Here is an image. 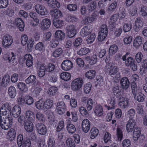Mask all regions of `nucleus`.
I'll return each mask as SVG.
<instances>
[{"mask_svg": "<svg viewBox=\"0 0 147 147\" xmlns=\"http://www.w3.org/2000/svg\"><path fill=\"white\" fill-rule=\"evenodd\" d=\"M17 86L19 89L21 91L26 92L28 90V88L25 83L20 82L17 85Z\"/></svg>", "mask_w": 147, "mask_h": 147, "instance_id": "nucleus-32", "label": "nucleus"}, {"mask_svg": "<svg viewBox=\"0 0 147 147\" xmlns=\"http://www.w3.org/2000/svg\"><path fill=\"white\" fill-rule=\"evenodd\" d=\"M67 147H75V145L72 139L70 138H68L66 140Z\"/></svg>", "mask_w": 147, "mask_h": 147, "instance_id": "nucleus-46", "label": "nucleus"}, {"mask_svg": "<svg viewBox=\"0 0 147 147\" xmlns=\"http://www.w3.org/2000/svg\"><path fill=\"white\" fill-rule=\"evenodd\" d=\"M66 28L67 30V35L69 38H72L76 34L77 30L76 27L74 25H68Z\"/></svg>", "mask_w": 147, "mask_h": 147, "instance_id": "nucleus-6", "label": "nucleus"}, {"mask_svg": "<svg viewBox=\"0 0 147 147\" xmlns=\"http://www.w3.org/2000/svg\"><path fill=\"white\" fill-rule=\"evenodd\" d=\"M11 106L8 104L3 105L0 109V126L5 130L10 128L13 123V118L11 116Z\"/></svg>", "mask_w": 147, "mask_h": 147, "instance_id": "nucleus-1", "label": "nucleus"}, {"mask_svg": "<svg viewBox=\"0 0 147 147\" xmlns=\"http://www.w3.org/2000/svg\"><path fill=\"white\" fill-rule=\"evenodd\" d=\"M53 22L54 25L57 28H61L63 25V21L58 19H54Z\"/></svg>", "mask_w": 147, "mask_h": 147, "instance_id": "nucleus-27", "label": "nucleus"}, {"mask_svg": "<svg viewBox=\"0 0 147 147\" xmlns=\"http://www.w3.org/2000/svg\"><path fill=\"white\" fill-rule=\"evenodd\" d=\"M117 6V3L114 1L113 3H111L108 9V12L114 11Z\"/></svg>", "mask_w": 147, "mask_h": 147, "instance_id": "nucleus-45", "label": "nucleus"}, {"mask_svg": "<svg viewBox=\"0 0 147 147\" xmlns=\"http://www.w3.org/2000/svg\"><path fill=\"white\" fill-rule=\"evenodd\" d=\"M94 113L96 115L98 116H100L103 114V110L101 106H97L95 109Z\"/></svg>", "mask_w": 147, "mask_h": 147, "instance_id": "nucleus-34", "label": "nucleus"}, {"mask_svg": "<svg viewBox=\"0 0 147 147\" xmlns=\"http://www.w3.org/2000/svg\"><path fill=\"white\" fill-rule=\"evenodd\" d=\"M36 50L40 51H44L45 49V45L42 42H39L35 46Z\"/></svg>", "mask_w": 147, "mask_h": 147, "instance_id": "nucleus-41", "label": "nucleus"}, {"mask_svg": "<svg viewBox=\"0 0 147 147\" xmlns=\"http://www.w3.org/2000/svg\"><path fill=\"white\" fill-rule=\"evenodd\" d=\"M8 94L11 98H13L16 96V92L15 88L13 86L9 87L8 90Z\"/></svg>", "mask_w": 147, "mask_h": 147, "instance_id": "nucleus-28", "label": "nucleus"}, {"mask_svg": "<svg viewBox=\"0 0 147 147\" xmlns=\"http://www.w3.org/2000/svg\"><path fill=\"white\" fill-rule=\"evenodd\" d=\"M83 84V79L78 78L74 80L71 82V88L73 91H76L82 88Z\"/></svg>", "mask_w": 147, "mask_h": 147, "instance_id": "nucleus-4", "label": "nucleus"}, {"mask_svg": "<svg viewBox=\"0 0 147 147\" xmlns=\"http://www.w3.org/2000/svg\"><path fill=\"white\" fill-rule=\"evenodd\" d=\"M28 40V37L26 35L24 34L22 36L21 41L22 44L23 46H24L26 44Z\"/></svg>", "mask_w": 147, "mask_h": 147, "instance_id": "nucleus-61", "label": "nucleus"}, {"mask_svg": "<svg viewBox=\"0 0 147 147\" xmlns=\"http://www.w3.org/2000/svg\"><path fill=\"white\" fill-rule=\"evenodd\" d=\"M51 22L48 19H43L41 23V28L43 30H47L50 27Z\"/></svg>", "mask_w": 147, "mask_h": 147, "instance_id": "nucleus-15", "label": "nucleus"}, {"mask_svg": "<svg viewBox=\"0 0 147 147\" xmlns=\"http://www.w3.org/2000/svg\"><path fill=\"white\" fill-rule=\"evenodd\" d=\"M88 26H85L83 28V37H86L88 35L90 34L91 32V30L89 28Z\"/></svg>", "mask_w": 147, "mask_h": 147, "instance_id": "nucleus-56", "label": "nucleus"}, {"mask_svg": "<svg viewBox=\"0 0 147 147\" xmlns=\"http://www.w3.org/2000/svg\"><path fill=\"white\" fill-rule=\"evenodd\" d=\"M91 85L90 82H88L85 85L84 88L85 93L87 94L89 93L91 90Z\"/></svg>", "mask_w": 147, "mask_h": 147, "instance_id": "nucleus-53", "label": "nucleus"}, {"mask_svg": "<svg viewBox=\"0 0 147 147\" xmlns=\"http://www.w3.org/2000/svg\"><path fill=\"white\" fill-rule=\"evenodd\" d=\"M18 121L21 125H24L28 121L25 116L24 115L20 116L18 119Z\"/></svg>", "mask_w": 147, "mask_h": 147, "instance_id": "nucleus-52", "label": "nucleus"}, {"mask_svg": "<svg viewBox=\"0 0 147 147\" xmlns=\"http://www.w3.org/2000/svg\"><path fill=\"white\" fill-rule=\"evenodd\" d=\"M46 68L44 65H41L39 70L38 71V75L40 77H43L45 74Z\"/></svg>", "mask_w": 147, "mask_h": 147, "instance_id": "nucleus-37", "label": "nucleus"}, {"mask_svg": "<svg viewBox=\"0 0 147 147\" xmlns=\"http://www.w3.org/2000/svg\"><path fill=\"white\" fill-rule=\"evenodd\" d=\"M13 40L11 36L6 35L4 36L2 38V45L5 48L9 47L12 44Z\"/></svg>", "mask_w": 147, "mask_h": 147, "instance_id": "nucleus-5", "label": "nucleus"}, {"mask_svg": "<svg viewBox=\"0 0 147 147\" xmlns=\"http://www.w3.org/2000/svg\"><path fill=\"white\" fill-rule=\"evenodd\" d=\"M96 76V71L94 70H90L86 72L85 77L89 79L94 78Z\"/></svg>", "mask_w": 147, "mask_h": 147, "instance_id": "nucleus-29", "label": "nucleus"}, {"mask_svg": "<svg viewBox=\"0 0 147 147\" xmlns=\"http://www.w3.org/2000/svg\"><path fill=\"white\" fill-rule=\"evenodd\" d=\"M44 103L43 100L42 99H40L35 102V105L36 108L38 109H44Z\"/></svg>", "mask_w": 147, "mask_h": 147, "instance_id": "nucleus-40", "label": "nucleus"}, {"mask_svg": "<svg viewBox=\"0 0 147 147\" xmlns=\"http://www.w3.org/2000/svg\"><path fill=\"white\" fill-rule=\"evenodd\" d=\"M91 135L90 136V138L94 139L98 135V130L96 127L92 128L90 130Z\"/></svg>", "mask_w": 147, "mask_h": 147, "instance_id": "nucleus-39", "label": "nucleus"}, {"mask_svg": "<svg viewBox=\"0 0 147 147\" xmlns=\"http://www.w3.org/2000/svg\"><path fill=\"white\" fill-rule=\"evenodd\" d=\"M117 135L118 140L120 141L122 138L123 134L122 131L119 128H118L117 129Z\"/></svg>", "mask_w": 147, "mask_h": 147, "instance_id": "nucleus-59", "label": "nucleus"}, {"mask_svg": "<svg viewBox=\"0 0 147 147\" xmlns=\"http://www.w3.org/2000/svg\"><path fill=\"white\" fill-rule=\"evenodd\" d=\"M18 104L21 106H23L26 104L25 100L22 96L19 97L17 100Z\"/></svg>", "mask_w": 147, "mask_h": 147, "instance_id": "nucleus-60", "label": "nucleus"}, {"mask_svg": "<svg viewBox=\"0 0 147 147\" xmlns=\"http://www.w3.org/2000/svg\"><path fill=\"white\" fill-rule=\"evenodd\" d=\"M35 9L36 12L42 16H44L47 14V9L42 5L37 4L35 6Z\"/></svg>", "mask_w": 147, "mask_h": 147, "instance_id": "nucleus-8", "label": "nucleus"}, {"mask_svg": "<svg viewBox=\"0 0 147 147\" xmlns=\"http://www.w3.org/2000/svg\"><path fill=\"white\" fill-rule=\"evenodd\" d=\"M10 81L9 76L7 75L4 76L2 80V85L3 86H6Z\"/></svg>", "mask_w": 147, "mask_h": 147, "instance_id": "nucleus-36", "label": "nucleus"}, {"mask_svg": "<svg viewBox=\"0 0 147 147\" xmlns=\"http://www.w3.org/2000/svg\"><path fill=\"white\" fill-rule=\"evenodd\" d=\"M24 139L22 134H20L18 136L17 138V144L19 147H20L22 146V143Z\"/></svg>", "mask_w": 147, "mask_h": 147, "instance_id": "nucleus-50", "label": "nucleus"}, {"mask_svg": "<svg viewBox=\"0 0 147 147\" xmlns=\"http://www.w3.org/2000/svg\"><path fill=\"white\" fill-rule=\"evenodd\" d=\"M135 25L138 28H141L143 26V24L140 18H138L135 22Z\"/></svg>", "mask_w": 147, "mask_h": 147, "instance_id": "nucleus-51", "label": "nucleus"}, {"mask_svg": "<svg viewBox=\"0 0 147 147\" xmlns=\"http://www.w3.org/2000/svg\"><path fill=\"white\" fill-rule=\"evenodd\" d=\"M36 76L34 75H30L25 80V82L27 84H29L33 83L34 86L39 84V82L38 80H36Z\"/></svg>", "mask_w": 147, "mask_h": 147, "instance_id": "nucleus-12", "label": "nucleus"}, {"mask_svg": "<svg viewBox=\"0 0 147 147\" xmlns=\"http://www.w3.org/2000/svg\"><path fill=\"white\" fill-rule=\"evenodd\" d=\"M58 89L56 87H50L49 90L48 94L50 96H54L56 94L57 92Z\"/></svg>", "mask_w": 147, "mask_h": 147, "instance_id": "nucleus-43", "label": "nucleus"}, {"mask_svg": "<svg viewBox=\"0 0 147 147\" xmlns=\"http://www.w3.org/2000/svg\"><path fill=\"white\" fill-rule=\"evenodd\" d=\"M136 127V122L134 119H129L126 127V130L128 132H132Z\"/></svg>", "mask_w": 147, "mask_h": 147, "instance_id": "nucleus-7", "label": "nucleus"}, {"mask_svg": "<svg viewBox=\"0 0 147 147\" xmlns=\"http://www.w3.org/2000/svg\"><path fill=\"white\" fill-rule=\"evenodd\" d=\"M131 84L132 93L134 95L138 91L137 90L136 84L135 82H132Z\"/></svg>", "mask_w": 147, "mask_h": 147, "instance_id": "nucleus-55", "label": "nucleus"}, {"mask_svg": "<svg viewBox=\"0 0 147 147\" xmlns=\"http://www.w3.org/2000/svg\"><path fill=\"white\" fill-rule=\"evenodd\" d=\"M106 63L105 68V70L106 72L112 77L117 78L115 76L117 73L119 69L117 66H114L111 62H110L106 58L105 59Z\"/></svg>", "mask_w": 147, "mask_h": 147, "instance_id": "nucleus-2", "label": "nucleus"}, {"mask_svg": "<svg viewBox=\"0 0 147 147\" xmlns=\"http://www.w3.org/2000/svg\"><path fill=\"white\" fill-rule=\"evenodd\" d=\"M132 28V25L130 23H125L123 26V30L125 32L129 31Z\"/></svg>", "mask_w": 147, "mask_h": 147, "instance_id": "nucleus-49", "label": "nucleus"}, {"mask_svg": "<svg viewBox=\"0 0 147 147\" xmlns=\"http://www.w3.org/2000/svg\"><path fill=\"white\" fill-rule=\"evenodd\" d=\"M63 50L61 48H59L55 50L53 52L52 55L55 58H57L61 56L63 53Z\"/></svg>", "mask_w": 147, "mask_h": 147, "instance_id": "nucleus-25", "label": "nucleus"}, {"mask_svg": "<svg viewBox=\"0 0 147 147\" xmlns=\"http://www.w3.org/2000/svg\"><path fill=\"white\" fill-rule=\"evenodd\" d=\"M143 57L142 53L140 52L138 53L135 56L136 59L138 63H140L141 62Z\"/></svg>", "mask_w": 147, "mask_h": 147, "instance_id": "nucleus-63", "label": "nucleus"}, {"mask_svg": "<svg viewBox=\"0 0 147 147\" xmlns=\"http://www.w3.org/2000/svg\"><path fill=\"white\" fill-rule=\"evenodd\" d=\"M24 59L26 60V64L27 66L30 67L33 64V58L32 55L30 54L26 55Z\"/></svg>", "mask_w": 147, "mask_h": 147, "instance_id": "nucleus-18", "label": "nucleus"}, {"mask_svg": "<svg viewBox=\"0 0 147 147\" xmlns=\"http://www.w3.org/2000/svg\"><path fill=\"white\" fill-rule=\"evenodd\" d=\"M37 131L41 135H45L47 132V129L45 125L41 123H37L36 125Z\"/></svg>", "mask_w": 147, "mask_h": 147, "instance_id": "nucleus-9", "label": "nucleus"}, {"mask_svg": "<svg viewBox=\"0 0 147 147\" xmlns=\"http://www.w3.org/2000/svg\"><path fill=\"white\" fill-rule=\"evenodd\" d=\"M118 49V47L116 45H113L110 47L109 53L111 55L115 54L117 52Z\"/></svg>", "mask_w": 147, "mask_h": 147, "instance_id": "nucleus-44", "label": "nucleus"}, {"mask_svg": "<svg viewBox=\"0 0 147 147\" xmlns=\"http://www.w3.org/2000/svg\"><path fill=\"white\" fill-rule=\"evenodd\" d=\"M96 6L97 3L95 1H93L91 2L88 6L89 11H92L96 9Z\"/></svg>", "mask_w": 147, "mask_h": 147, "instance_id": "nucleus-42", "label": "nucleus"}, {"mask_svg": "<svg viewBox=\"0 0 147 147\" xmlns=\"http://www.w3.org/2000/svg\"><path fill=\"white\" fill-rule=\"evenodd\" d=\"M133 134V139L136 141L138 140L141 134L140 129L138 127H135L134 129Z\"/></svg>", "mask_w": 147, "mask_h": 147, "instance_id": "nucleus-23", "label": "nucleus"}, {"mask_svg": "<svg viewBox=\"0 0 147 147\" xmlns=\"http://www.w3.org/2000/svg\"><path fill=\"white\" fill-rule=\"evenodd\" d=\"M25 129L28 132H32L33 130V125L32 121H28L24 125Z\"/></svg>", "mask_w": 147, "mask_h": 147, "instance_id": "nucleus-21", "label": "nucleus"}, {"mask_svg": "<svg viewBox=\"0 0 147 147\" xmlns=\"http://www.w3.org/2000/svg\"><path fill=\"white\" fill-rule=\"evenodd\" d=\"M121 85L123 89H127L129 86V82L128 79L126 77L123 78L120 82Z\"/></svg>", "mask_w": 147, "mask_h": 147, "instance_id": "nucleus-13", "label": "nucleus"}, {"mask_svg": "<svg viewBox=\"0 0 147 147\" xmlns=\"http://www.w3.org/2000/svg\"><path fill=\"white\" fill-rule=\"evenodd\" d=\"M47 3L52 8H59L60 6L59 2L56 0H48Z\"/></svg>", "mask_w": 147, "mask_h": 147, "instance_id": "nucleus-19", "label": "nucleus"}, {"mask_svg": "<svg viewBox=\"0 0 147 147\" xmlns=\"http://www.w3.org/2000/svg\"><path fill=\"white\" fill-rule=\"evenodd\" d=\"M142 43V38L140 36H137L134 40V45L136 48H138Z\"/></svg>", "mask_w": 147, "mask_h": 147, "instance_id": "nucleus-26", "label": "nucleus"}, {"mask_svg": "<svg viewBox=\"0 0 147 147\" xmlns=\"http://www.w3.org/2000/svg\"><path fill=\"white\" fill-rule=\"evenodd\" d=\"M53 105V100L49 99L46 100L44 102V110H47L50 109L52 107Z\"/></svg>", "mask_w": 147, "mask_h": 147, "instance_id": "nucleus-24", "label": "nucleus"}, {"mask_svg": "<svg viewBox=\"0 0 147 147\" xmlns=\"http://www.w3.org/2000/svg\"><path fill=\"white\" fill-rule=\"evenodd\" d=\"M108 34V29L107 26L102 24L100 26V31L98 32V40L99 41H102L105 38Z\"/></svg>", "mask_w": 147, "mask_h": 147, "instance_id": "nucleus-3", "label": "nucleus"}, {"mask_svg": "<svg viewBox=\"0 0 147 147\" xmlns=\"http://www.w3.org/2000/svg\"><path fill=\"white\" fill-rule=\"evenodd\" d=\"M59 42L54 39H52L50 42V46L51 47L54 48L59 45Z\"/></svg>", "mask_w": 147, "mask_h": 147, "instance_id": "nucleus-48", "label": "nucleus"}, {"mask_svg": "<svg viewBox=\"0 0 147 147\" xmlns=\"http://www.w3.org/2000/svg\"><path fill=\"white\" fill-rule=\"evenodd\" d=\"M21 112V110L20 107L15 105L11 109V113L14 117L17 118L20 116Z\"/></svg>", "mask_w": 147, "mask_h": 147, "instance_id": "nucleus-11", "label": "nucleus"}, {"mask_svg": "<svg viewBox=\"0 0 147 147\" xmlns=\"http://www.w3.org/2000/svg\"><path fill=\"white\" fill-rule=\"evenodd\" d=\"M66 128L69 133L72 134L75 133L76 131V128L73 124L68 123L67 124Z\"/></svg>", "mask_w": 147, "mask_h": 147, "instance_id": "nucleus-33", "label": "nucleus"}, {"mask_svg": "<svg viewBox=\"0 0 147 147\" xmlns=\"http://www.w3.org/2000/svg\"><path fill=\"white\" fill-rule=\"evenodd\" d=\"M26 117L28 120L30 121H33L35 119L33 112L30 111H28L26 112Z\"/></svg>", "mask_w": 147, "mask_h": 147, "instance_id": "nucleus-31", "label": "nucleus"}, {"mask_svg": "<svg viewBox=\"0 0 147 147\" xmlns=\"http://www.w3.org/2000/svg\"><path fill=\"white\" fill-rule=\"evenodd\" d=\"M67 115L69 117V119H72L74 121H76L77 120L78 118L77 116V114L75 112H71L70 114L69 112L68 111L67 112Z\"/></svg>", "mask_w": 147, "mask_h": 147, "instance_id": "nucleus-30", "label": "nucleus"}, {"mask_svg": "<svg viewBox=\"0 0 147 147\" xmlns=\"http://www.w3.org/2000/svg\"><path fill=\"white\" fill-rule=\"evenodd\" d=\"M65 36V33L60 30L57 31L55 34V39L59 42H60L63 40Z\"/></svg>", "mask_w": 147, "mask_h": 147, "instance_id": "nucleus-14", "label": "nucleus"}, {"mask_svg": "<svg viewBox=\"0 0 147 147\" xmlns=\"http://www.w3.org/2000/svg\"><path fill=\"white\" fill-rule=\"evenodd\" d=\"M67 7L70 11H75L77 9V6L75 4H70L67 6Z\"/></svg>", "mask_w": 147, "mask_h": 147, "instance_id": "nucleus-64", "label": "nucleus"}, {"mask_svg": "<svg viewBox=\"0 0 147 147\" xmlns=\"http://www.w3.org/2000/svg\"><path fill=\"white\" fill-rule=\"evenodd\" d=\"M16 136V132L13 128H11L8 131L7 134V137L8 139L10 141H12Z\"/></svg>", "mask_w": 147, "mask_h": 147, "instance_id": "nucleus-20", "label": "nucleus"}, {"mask_svg": "<svg viewBox=\"0 0 147 147\" xmlns=\"http://www.w3.org/2000/svg\"><path fill=\"white\" fill-rule=\"evenodd\" d=\"M62 69L65 71H68L72 67L73 64L71 61L68 59L64 60L61 64Z\"/></svg>", "mask_w": 147, "mask_h": 147, "instance_id": "nucleus-10", "label": "nucleus"}, {"mask_svg": "<svg viewBox=\"0 0 147 147\" xmlns=\"http://www.w3.org/2000/svg\"><path fill=\"white\" fill-rule=\"evenodd\" d=\"M136 111L137 113L139 114L142 115L144 114L143 107L141 105H139L137 106Z\"/></svg>", "mask_w": 147, "mask_h": 147, "instance_id": "nucleus-62", "label": "nucleus"}, {"mask_svg": "<svg viewBox=\"0 0 147 147\" xmlns=\"http://www.w3.org/2000/svg\"><path fill=\"white\" fill-rule=\"evenodd\" d=\"M16 26L19 28V30L22 31L24 30V24L23 21L20 18H17L15 21Z\"/></svg>", "mask_w": 147, "mask_h": 147, "instance_id": "nucleus-17", "label": "nucleus"}, {"mask_svg": "<svg viewBox=\"0 0 147 147\" xmlns=\"http://www.w3.org/2000/svg\"><path fill=\"white\" fill-rule=\"evenodd\" d=\"M8 5V0H0V8H5Z\"/></svg>", "mask_w": 147, "mask_h": 147, "instance_id": "nucleus-54", "label": "nucleus"}, {"mask_svg": "<svg viewBox=\"0 0 147 147\" xmlns=\"http://www.w3.org/2000/svg\"><path fill=\"white\" fill-rule=\"evenodd\" d=\"M51 15L54 16V19H58V18L63 16V15L61 11L57 9H52L50 10Z\"/></svg>", "mask_w": 147, "mask_h": 147, "instance_id": "nucleus-16", "label": "nucleus"}, {"mask_svg": "<svg viewBox=\"0 0 147 147\" xmlns=\"http://www.w3.org/2000/svg\"><path fill=\"white\" fill-rule=\"evenodd\" d=\"M26 104L30 105L33 103L34 100L32 97L28 95L26 96Z\"/></svg>", "mask_w": 147, "mask_h": 147, "instance_id": "nucleus-58", "label": "nucleus"}, {"mask_svg": "<svg viewBox=\"0 0 147 147\" xmlns=\"http://www.w3.org/2000/svg\"><path fill=\"white\" fill-rule=\"evenodd\" d=\"M31 143L30 139L28 138H26L24 139V142L22 147H30Z\"/></svg>", "mask_w": 147, "mask_h": 147, "instance_id": "nucleus-57", "label": "nucleus"}, {"mask_svg": "<svg viewBox=\"0 0 147 147\" xmlns=\"http://www.w3.org/2000/svg\"><path fill=\"white\" fill-rule=\"evenodd\" d=\"M60 77L62 80L65 81H67L70 79L71 76L69 73L63 72L60 74Z\"/></svg>", "mask_w": 147, "mask_h": 147, "instance_id": "nucleus-35", "label": "nucleus"}, {"mask_svg": "<svg viewBox=\"0 0 147 147\" xmlns=\"http://www.w3.org/2000/svg\"><path fill=\"white\" fill-rule=\"evenodd\" d=\"M97 17V15L94 13H93L91 16V17L85 18L84 20L85 23H91L93 22L96 19Z\"/></svg>", "mask_w": 147, "mask_h": 147, "instance_id": "nucleus-38", "label": "nucleus"}, {"mask_svg": "<svg viewBox=\"0 0 147 147\" xmlns=\"http://www.w3.org/2000/svg\"><path fill=\"white\" fill-rule=\"evenodd\" d=\"M36 118L37 120L41 122H43L45 119L44 115L40 112H37L36 113Z\"/></svg>", "mask_w": 147, "mask_h": 147, "instance_id": "nucleus-47", "label": "nucleus"}, {"mask_svg": "<svg viewBox=\"0 0 147 147\" xmlns=\"http://www.w3.org/2000/svg\"><path fill=\"white\" fill-rule=\"evenodd\" d=\"M134 95L135 99L139 102H142L144 99V95L138 91Z\"/></svg>", "mask_w": 147, "mask_h": 147, "instance_id": "nucleus-22", "label": "nucleus"}]
</instances>
